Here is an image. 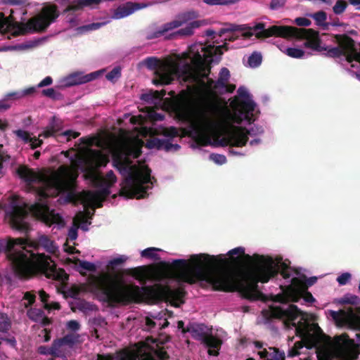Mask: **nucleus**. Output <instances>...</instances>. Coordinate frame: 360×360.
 I'll return each instance as SVG.
<instances>
[{
    "label": "nucleus",
    "mask_w": 360,
    "mask_h": 360,
    "mask_svg": "<svg viewBox=\"0 0 360 360\" xmlns=\"http://www.w3.org/2000/svg\"><path fill=\"white\" fill-rule=\"evenodd\" d=\"M76 264H78V269L82 273L84 274L83 271L94 272L96 271V266L91 262L87 261H81L79 259H77Z\"/></svg>",
    "instance_id": "obj_29"
},
{
    "label": "nucleus",
    "mask_w": 360,
    "mask_h": 360,
    "mask_svg": "<svg viewBox=\"0 0 360 360\" xmlns=\"http://www.w3.org/2000/svg\"><path fill=\"white\" fill-rule=\"evenodd\" d=\"M59 4H68L69 5H73L76 4V0H57Z\"/></svg>",
    "instance_id": "obj_55"
},
{
    "label": "nucleus",
    "mask_w": 360,
    "mask_h": 360,
    "mask_svg": "<svg viewBox=\"0 0 360 360\" xmlns=\"http://www.w3.org/2000/svg\"><path fill=\"white\" fill-rule=\"evenodd\" d=\"M17 49V46H9V47H7V48H5L3 50H14V49Z\"/></svg>",
    "instance_id": "obj_63"
},
{
    "label": "nucleus",
    "mask_w": 360,
    "mask_h": 360,
    "mask_svg": "<svg viewBox=\"0 0 360 360\" xmlns=\"http://www.w3.org/2000/svg\"><path fill=\"white\" fill-rule=\"evenodd\" d=\"M61 340H63L65 347H70L72 345H73L75 342L77 341V337H76L74 334H69L65 335Z\"/></svg>",
    "instance_id": "obj_39"
},
{
    "label": "nucleus",
    "mask_w": 360,
    "mask_h": 360,
    "mask_svg": "<svg viewBox=\"0 0 360 360\" xmlns=\"http://www.w3.org/2000/svg\"><path fill=\"white\" fill-rule=\"evenodd\" d=\"M146 6L147 5L144 4L128 2L115 9L112 13V18L113 19H121L129 16L134 11L146 8Z\"/></svg>",
    "instance_id": "obj_18"
},
{
    "label": "nucleus",
    "mask_w": 360,
    "mask_h": 360,
    "mask_svg": "<svg viewBox=\"0 0 360 360\" xmlns=\"http://www.w3.org/2000/svg\"><path fill=\"white\" fill-rule=\"evenodd\" d=\"M331 315L333 319L335 321L336 323L339 326L347 324L350 321L349 316L348 314H346L345 312L332 311Z\"/></svg>",
    "instance_id": "obj_27"
},
{
    "label": "nucleus",
    "mask_w": 360,
    "mask_h": 360,
    "mask_svg": "<svg viewBox=\"0 0 360 360\" xmlns=\"http://www.w3.org/2000/svg\"><path fill=\"white\" fill-rule=\"evenodd\" d=\"M66 349L63 340L61 339L54 341L52 346L50 347V354L53 356H59L62 355L64 350Z\"/></svg>",
    "instance_id": "obj_28"
},
{
    "label": "nucleus",
    "mask_w": 360,
    "mask_h": 360,
    "mask_svg": "<svg viewBox=\"0 0 360 360\" xmlns=\"http://www.w3.org/2000/svg\"><path fill=\"white\" fill-rule=\"evenodd\" d=\"M226 255L231 264L242 259L250 262L245 268L218 269L229 261L224 255L217 256L205 253L191 255L188 259H174L169 272H160L146 267H138L131 274L141 283L152 281V286L139 287L126 284L122 276L112 278L108 273L96 275V297L110 304L128 302L154 303L164 300L178 307L183 303L184 292L176 284L205 281L219 290H238L247 296L259 294L258 283H266L278 274L282 258L255 254H245L243 247L230 250Z\"/></svg>",
    "instance_id": "obj_1"
},
{
    "label": "nucleus",
    "mask_w": 360,
    "mask_h": 360,
    "mask_svg": "<svg viewBox=\"0 0 360 360\" xmlns=\"http://www.w3.org/2000/svg\"><path fill=\"white\" fill-rule=\"evenodd\" d=\"M42 94L46 97L56 99L58 97V93L53 88H49L42 90Z\"/></svg>",
    "instance_id": "obj_46"
},
{
    "label": "nucleus",
    "mask_w": 360,
    "mask_h": 360,
    "mask_svg": "<svg viewBox=\"0 0 360 360\" xmlns=\"http://www.w3.org/2000/svg\"><path fill=\"white\" fill-rule=\"evenodd\" d=\"M32 46L31 44H23V45H21V46H18V48H20V49H28V48H30Z\"/></svg>",
    "instance_id": "obj_61"
},
{
    "label": "nucleus",
    "mask_w": 360,
    "mask_h": 360,
    "mask_svg": "<svg viewBox=\"0 0 360 360\" xmlns=\"http://www.w3.org/2000/svg\"><path fill=\"white\" fill-rule=\"evenodd\" d=\"M165 340H158L152 338H147L145 341L139 342L136 347V356L132 360H160L166 359L168 356L161 345Z\"/></svg>",
    "instance_id": "obj_14"
},
{
    "label": "nucleus",
    "mask_w": 360,
    "mask_h": 360,
    "mask_svg": "<svg viewBox=\"0 0 360 360\" xmlns=\"http://www.w3.org/2000/svg\"><path fill=\"white\" fill-rule=\"evenodd\" d=\"M105 22H93L84 26L79 27L77 30L79 32L83 33L89 31L96 30L103 26Z\"/></svg>",
    "instance_id": "obj_35"
},
{
    "label": "nucleus",
    "mask_w": 360,
    "mask_h": 360,
    "mask_svg": "<svg viewBox=\"0 0 360 360\" xmlns=\"http://www.w3.org/2000/svg\"><path fill=\"white\" fill-rule=\"evenodd\" d=\"M128 259V257L124 255H117L107 262V267L108 269H114V267L124 264Z\"/></svg>",
    "instance_id": "obj_32"
},
{
    "label": "nucleus",
    "mask_w": 360,
    "mask_h": 360,
    "mask_svg": "<svg viewBox=\"0 0 360 360\" xmlns=\"http://www.w3.org/2000/svg\"><path fill=\"white\" fill-rule=\"evenodd\" d=\"M79 135V133L73 131L72 130H67L62 134H59V136L61 138H65L66 141H68L71 139H75L78 137Z\"/></svg>",
    "instance_id": "obj_42"
},
{
    "label": "nucleus",
    "mask_w": 360,
    "mask_h": 360,
    "mask_svg": "<svg viewBox=\"0 0 360 360\" xmlns=\"http://www.w3.org/2000/svg\"><path fill=\"white\" fill-rule=\"evenodd\" d=\"M16 11L10 10V15L6 17L0 13V32L1 34L11 32L17 36L27 32H39L46 30L59 16V12L56 6L43 8L41 13L30 19L26 23L17 26L18 18L15 15Z\"/></svg>",
    "instance_id": "obj_10"
},
{
    "label": "nucleus",
    "mask_w": 360,
    "mask_h": 360,
    "mask_svg": "<svg viewBox=\"0 0 360 360\" xmlns=\"http://www.w3.org/2000/svg\"><path fill=\"white\" fill-rule=\"evenodd\" d=\"M348 2L352 6L360 7V0H348Z\"/></svg>",
    "instance_id": "obj_57"
},
{
    "label": "nucleus",
    "mask_w": 360,
    "mask_h": 360,
    "mask_svg": "<svg viewBox=\"0 0 360 360\" xmlns=\"http://www.w3.org/2000/svg\"><path fill=\"white\" fill-rule=\"evenodd\" d=\"M253 345L257 349H261L262 347V344L259 342H254Z\"/></svg>",
    "instance_id": "obj_59"
},
{
    "label": "nucleus",
    "mask_w": 360,
    "mask_h": 360,
    "mask_svg": "<svg viewBox=\"0 0 360 360\" xmlns=\"http://www.w3.org/2000/svg\"><path fill=\"white\" fill-rule=\"evenodd\" d=\"M351 277L352 276L349 273L345 272L337 278V281L340 285H343L348 283V281L351 279Z\"/></svg>",
    "instance_id": "obj_44"
},
{
    "label": "nucleus",
    "mask_w": 360,
    "mask_h": 360,
    "mask_svg": "<svg viewBox=\"0 0 360 360\" xmlns=\"http://www.w3.org/2000/svg\"><path fill=\"white\" fill-rule=\"evenodd\" d=\"M122 68L117 65L112 68L111 71L105 75V78L111 83H115L121 77Z\"/></svg>",
    "instance_id": "obj_30"
},
{
    "label": "nucleus",
    "mask_w": 360,
    "mask_h": 360,
    "mask_svg": "<svg viewBox=\"0 0 360 360\" xmlns=\"http://www.w3.org/2000/svg\"><path fill=\"white\" fill-rule=\"evenodd\" d=\"M34 156L36 159H38L40 156V152H39V151L34 152Z\"/></svg>",
    "instance_id": "obj_62"
},
{
    "label": "nucleus",
    "mask_w": 360,
    "mask_h": 360,
    "mask_svg": "<svg viewBox=\"0 0 360 360\" xmlns=\"http://www.w3.org/2000/svg\"><path fill=\"white\" fill-rule=\"evenodd\" d=\"M311 17L316 21L317 24L321 25L326 20V14L323 11H319L311 15Z\"/></svg>",
    "instance_id": "obj_41"
},
{
    "label": "nucleus",
    "mask_w": 360,
    "mask_h": 360,
    "mask_svg": "<svg viewBox=\"0 0 360 360\" xmlns=\"http://www.w3.org/2000/svg\"><path fill=\"white\" fill-rule=\"evenodd\" d=\"M41 333L43 334V337H44V340L43 341L44 342H48L51 339V336L49 335V332L48 331V330L46 328H44L42 331H41Z\"/></svg>",
    "instance_id": "obj_53"
},
{
    "label": "nucleus",
    "mask_w": 360,
    "mask_h": 360,
    "mask_svg": "<svg viewBox=\"0 0 360 360\" xmlns=\"http://www.w3.org/2000/svg\"><path fill=\"white\" fill-rule=\"evenodd\" d=\"M15 240H21L23 248L19 252H27L36 258V269L26 275H18L21 278L30 277L37 274H42L49 278L58 281L61 285L66 283L68 274L62 269L57 268L54 260L42 253H39V247H42L47 252L56 255L58 252V245L46 236L39 237L38 244L27 239L17 238Z\"/></svg>",
    "instance_id": "obj_7"
},
{
    "label": "nucleus",
    "mask_w": 360,
    "mask_h": 360,
    "mask_svg": "<svg viewBox=\"0 0 360 360\" xmlns=\"http://www.w3.org/2000/svg\"><path fill=\"white\" fill-rule=\"evenodd\" d=\"M98 141L94 138L81 139L77 149L63 152L68 158L70 165H61L57 170H45L36 172L26 167L18 169L19 176L25 181L28 189L34 192L39 200L29 205L22 198L13 197L5 210V220L13 229L27 231L30 229V214L46 224L64 226L63 218L48 206V198L60 195V203L81 202L84 211H79L73 218L72 226L68 233L64 250L69 254L79 251L70 245H75L77 230L80 228L86 231L96 207L110 194V187L117 178L112 171L104 176L98 171V167L105 166L109 162V155L91 148Z\"/></svg>",
    "instance_id": "obj_2"
},
{
    "label": "nucleus",
    "mask_w": 360,
    "mask_h": 360,
    "mask_svg": "<svg viewBox=\"0 0 360 360\" xmlns=\"http://www.w3.org/2000/svg\"><path fill=\"white\" fill-rule=\"evenodd\" d=\"M210 159L217 165H224L226 162V158L224 155L212 153L210 155Z\"/></svg>",
    "instance_id": "obj_38"
},
{
    "label": "nucleus",
    "mask_w": 360,
    "mask_h": 360,
    "mask_svg": "<svg viewBox=\"0 0 360 360\" xmlns=\"http://www.w3.org/2000/svg\"><path fill=\"white\" fill-rule=\"evenodd\" d=\"M229 153L234 155H245V153L234 149H231Z\"/></svg>",
    "instance_id": "obj_56"
},
{
    "label": "nucleus",
    "mask_w": 360,
    "mask_h": 360,
    "mask_svg": "<svg viewBox=\"0 0 360 360\" xmlns=\"http://www.w3.org/2000/svg\"><path fill=\"white\" fill-rule=\"evenodd\" d=\"M229 32V30H227V29H221L219 32V35L220 37H222L226 32Z\"/></svg>",
    "instance_id": "obj_60"
},
{
    "label": "nucleus",
    "mask_w": 360,
    "mask_h": 360,
    "mask_svg": "<svg viewBox=\"0 0 360 360\" xmlns=\"http://www.w3.org/2000/svg\"><path fill=\"white\" fill-rule=\"evenodd\" d=\"M139 343L134 345L131 349H124L120 351L115 356L98 354L96 360H132L136 356V349Z\"/></svg>",
    "instance_id": "obj_19"
},
{
    "label": "nucleus",
    "mask_w": 360,
    "mask_h": 360,
    "mask_svg": "<svg viewBox=\"0 0 360 360\" xmlns=\"http://www.w3.org/2000/svg\"><path fill=\"white\" fill-rule=\"evenodd\" d=\"M146 323L149 330L155 328L157 326H158L160 329H162L167 327L169 325L167 318L162 319V316L159 318L155 317L153 319L148 317L146 318Z\"/></svg>",
    "instance_id": "obj_24"
},
{
    "label": "nucleus",
    "mask_w": 360,
    "mask_h": 360,
    "mask_svg": "<svg viewBox=\"0 0 360 360\" xmlns=\"http://www.w3.org/2000/svg\"><path fill=\"white\" fill-rule=\"evenodd\" d=\"M190 47L188 52L175 55L174 58L162 61L156 57H148L142 60L140 66H145L150 70H155V77L153 82L155 84H168L175 78L185 82V66L189 64Z\"/></svg>",
    "instance_id": "obj_9"
},
{
    "label": "nucleus",
    "mask_w": 360,
    "mask_h": 360,
    "mask_svg": "<svg viewBox=\"0 0 360 360\" xmlns=\"http://www.w3.org/2000/svg\"><path fill=\"white\" fill-rule=\"evenodd\" d=\"M5 1L11 5H24L25 4L23 0H5Z\"/></svg>",
    "instance_id": "obj_51"
},
{
    "label": "nucleus",
    "mask_w": 360,
    "mask_h": 360,
    "mask_svg": "<svg viewBox=\"0 0 360 360\" xmlns=\"http://www.w3.org/2000/svg\"><path fill=\"white\" fill-rule=\"evenodd\" d=\"M8 127V123L6 120H0V130L5 131Z\"/></svg>",
    "instance_id": "obj_54"
},
{
    "label": "nucleus",
    "mask_w": 360,
    "mask_h": 360,
    "mask_svg": "<svg viewBox=\"0 0 360 360\" xmlns=\"http://www.w3.org/2000/svg\"><path fill=\"white\" fill-rule=\"evenodd\" d=\"M347 6V4L345 0H338L333 7V11L336 15L342 14Z\"/></svg>",
    "instance_id": "obj_36"
},
{
    "label": "nucleus",
    "mask_w": 360,
    "mask_h": 360,
    "mask_svg": "<svg viewBox=\"0 0 360 360\" xmlns=\"http://www.w3.org/2000/svg\"><path fill=\"white\" fill-rule=\"evenodd\" d=\"M28 317L32 321L46 326L50 323V320L46 317L44 311L40 309H31L27 311Z\"/></svg>",
    "instance_id": "obj_22"
},
{
    "label": "nucleus",
    "mask_w": 360,
    "mask_h": 360,
    "mask_svg": "<svg viewBox=\"0 0 360 360\" xmlns=\"http://www.w3.org/2000/svg\"><path fill=\"white\" fill-rule=\"evenodd\" d=\"M162 252V250L157 248H148L141 252L142 257L150 259L154 261L160 259L159 252Z\"/></svg>",
    "instance_id": "obj_25"
},
{
    "label": "nucleus",
    "mask_w": 360,
    "mask_h": 360,
    "mask_svg": "<svg viewBox=\"0 0 360 360\" xmlns=\"http://www.w3.org/2000/svg\"><path fill=\"white\" fill-rule=\"evenodd\" d=\"M262 60V56L260 53L254 52L248 58V65L251 68L258 67Z\"/></svg>",
    "instance_id": "obj_33"
},
{
    "label": "nucleus",
    "mask_w": 360,
    "mask_h": 360,
    "mask_svg": "<svg viewBox=\"0 0 360 360\" xmlns=\"http://www.w3.org/2000/svg\"><path fill=\"white\" fill-rule=\"evenodd\" d=\"M11 106V103L6 99V96L0 100V111H4L10 108Z\"/></svg>",
    "instance_id": "obj_47"
},
{
    "label": "nucleus",
    "mask_w": 360,
    "mask_h": 360,
    "mask_svg": "<svg viewBox=\"0 0 360 360\" xmlns=\"http://www.w3.org/2000/svg\"><path fill=\"white\" fill-rule=\"evenodd\" d=\"M338 43V46L329 51L330 54L334 56H345L350 65V72L355 74L360 81V47H356L354 41L346 36L340 37Z\"/></svg>",
    "instance_id": "obj_13"
},
{
    "label": "nucleus",
    "mask_w": 360,
    "mask_h": 360,
    "mask_svg": "<svg viewBox=\"0 0 360 360\" xmlns=\"http://www.w3.org/2000/svg\"><path fill=\"white\" fill-rule=\"evenodd\" d=\"M11 328V321L7 315L0 314V332L6 333Z\"/></svg>",
    "instance_id": "obj_34"
},
{
    "label": "nucleus",
    "mask_w": 360,
    "mask_h": 360,
    "mask_svg": "<svg viewBox=\"0 0 360 360\" xmlns=\"http://www.w3.org/2000/svg\"><path fill=\"white\" fill-rule=\"evenodd\" d=\"M23 246L21 240H0V252H5L15 274L26 275L36 269V258L27 252H19Z\"/></svg>",
    "instance_id": "obj_11"
},
{
    "label": "nucleus",
    "mask_w": 360,
    "mask_h": 360,
    "mask_svg": "<svg viewBox=\"0 0 360 360\" xmlns=\"http://www.w3.org/2000/svg\"><path fill=\"white\" fill-rule=\"evenodd\" d=\"M208 5H229L233 4L236 0H202Z\"/></svg>",
    "instance_id": "obj_37"
},
{
    "label": "nucleus",
    "mask_w": 360,
    "mask_h": 360,
    "mask_svg": "<svg viewBox=\"0 0 360 360\" xmlns=\"http://www.w3.org/2000/svg\"><path fill=\"white\" fill-rule=\"evenodd\" d=\"M195 16V14L187 13L179 15L176 19L165 23L147 35V39H152L164 37L169 39L177 36H188L193 34V30L201 25L200 21L192 20L188 22L189 16Z\"/></svg>",
    "instance_id": "obj_12"
},
{
    "label": "nucleus",
    "mask_w": 360,
    "mask_h": 360,
    "mask_svg": "<svg viewBox=\"0 0 360 360\" xmlns=\"http://www.w3.org/2000/svg\"><path fill=\"white\" fill-rule=\"evenodd\" d=\"M66 326L67 328L72 331H77L80 328L79 322L75 320L68 321Z\"/></svg>",
    "instance_id": "obj_48"
},
{
    "label": "nucleus",
    "mask_w": 360,
    "mask_h": 360,
    "mask_svg": "<svg viewBox=\"0 0 360 360\" xmlns=\"http://www.w3.org/2000/svg\"><path fill=\"white\" fill-rule=\"evenodd\" d=\"M241 36L245 39H249L255 36L257 39L266 38L271 36L282 37L285 38H295L297 39H305L304 45L305 47L318 50L319 48V39L318 32L311 29L296 28L288 26L273 25L265 28L263 23H258L254 27H241Z\"/></svg>",
    "instance_id": "obj_8"
},
{
    "label": "nucleus",
    "mask_w": 360,
    "mask_h": 360,
    "mask_svg": "<svg viewBox=\"0 0 360 360\" xmlns=\"http://www.w3.org/2000/svg\"><path fill=\"white\" fill-rule=\"evenodd\" d=\"M79 11L80 9L77 8L75 4L68 5L67 8L64 11L65 20L70 26L74 27L79 24L80 20L79 13Z\"/></svg>",
    "instance_id": "obj_20"
},
{
    "label": "nucleus",
    "mask_w": 360,
    "mask_h": 360,
    "mask_svg": "<svg viewBox=\"0 0 360 360\" xmlns=\"http://www.w3.org/2000/svg\"><path fill=\"white\" fill-rule=\"evenodd\" d=\"M9 159V156L0 149V174H1L4 164Z\"/></svg>",
    "instance_id": "obj_50"
},
{
    "label": "nucleus",
    "mask_w": 360,
    "mask_h": 360,
    "mask_svg": "<svg viewBox=\"0 0 360 360\" xmlns=\"http://www.w3.org/2000/svg\"><path fill=\"white\" fill-rule=\"evenodd\" d=\"M191 333L193 336L202 341V342L208 347V354L210 355L217 356L222 344L221 339L218 335H204L203 326L195 325L193 326Z\"/></svg>",
    "instance_id": "obj_17"
},
{
    "label": "nucleus",
    "mask_w": 360,
    "mask_h": 360,
    "mask_svg": "<svg viewBox=\"0 0 360 360\" xmlns=\"http://www.w3.org/2000/svg\"><path fill=\"white\" fill-rule=\"evenodd\" d=\"M53 79L50 76L46 77L44 79H43L37 86L36 88H41L44 86H49L52 84Z\"/></svg>",
    "instance_id": "obj_49"
},
{
    "label": "nucleus",
    "mask_w": 360,
    "mask_h": 360,
    "mask_svg": "<svg viewBox=\"0 0 360 360\" xmlns=\"http://www.w3.org/2000/svg\"><path fill=\"white\" fill-rule=\"evenodd\" d=\"M316 281V277H312L311 278H309L307 282L306 281V284L308 285H313L315 282Z\"/></svg>",
    "instance_id": "obj_58"
},
{
    "label": "nucleus",
    "mask_w": 360,
    "mask_h": 360,
    "mask_svg": "<svg viewBox=\"0 0 360 360\" xmlns=\"http://www.w3.org/2000/svg\"><path fill=\"white\" fill-rule=\"evenodd\" d=\"M39 296L41 299V301L44 304V307L47 310L51 309H58L59 304L58 302H53L51 304L47 303L49 295L44 290H40L39 292Z\"/></svg>",
    "instance_id": "obj_31"
},
{
    "label": "nucleus",
    "mask_w": 360,
    "mask_h": 360,
    "mask_svg": "<svg viewBox=\"0 0 360 360\" xmlns=\"http://www.w3.org/2000/svg\"><path fill=\"white\" fill-rule=\"evenodd\" d=\"M38 351L41 354H50V347L46 346H40Z\"/></svg>",
    "instance_id": "obj_52"
},
{
    "label": "nucleus",
    "mask_w": 360,
    "mask_h": 360,
    "mask_svg": "<svg viewBox=\"0 0 360 360\" xmlns=\"http://www.w3.org/2000/svg\"><path fill=\"white\" fill-rule=\"evenodd\" d=\"M228 101L213 98L206 101L195 114L196 119L191 135L202 145L218 144L234 147L244 146L249 136L252 146L261 143L258 137L264 132L262 126L254 124L260 110L247 88L240 86L237 95Z\"/></svg>",
    "instance_id": "obj_5"
},
{
    "label": "nucleus",
    "mask_w": 360,
    "mask_h": 360,
    "mask_svg": "<svg viewBox=\"0 0 360 360\" xmlns=\"http://www.w3.org/2000/svg\"><path fill=\"white\" fill-rule=\"evenodd\" d=\"M258 354L262 359L266 360H284L285 359V353L274 347H269L268 349H264L259 351Z\"/></svg>",
    "instance_id": "obj_21"
},
{
    "label": "nucleus",
    "mask_w": 360,
    "mask_h": 360,
    "mask_svg": "<svg viewBox=\"0 0 360 360\" xmlns=\"http://www.w3.org/2000/svg\"><path fill=\"white\" fill-rule=\"evenodd\" d=\"M278 273L284 280L280 285L281 292L275 295L266 309L262 311L267 321L271 318L280 319L287 328L293 329L301 341L295 343L289 349L288 356H295L314 349L316 356L326 358L336 355L342 360H349L355 356L352 350V340L347 335L342 334L333 340L325 335L320 327L311 323L312 316L300 311L289 302H297L300 298L307 303L314 302L312 295L307 291L306 276L300 271L292 268L281 259Z\"/></svg>",
    "instance_id": "obj_3"
},
{
    "label": "nucleus",
    "mask_w": 360,
    "mask_h": 360,
    "mask_svg": "<svg viewBox=\"0 0 360 360\" xmlns=\"http://www.w3.org/2000/svg\"><path fill=\"white\" fill-rule=\"evenodd\" d=\"M285 4V0H271L270 3V8L271 10H278Z\"/></svg>",
    "instance_id": "obj_45"
},
{
    "label": "nucleus",
    "mask_w": 360,
    "mask_h": 360,
    "mask_svg": "<svg viewBox=\"0 0 360 360\" xmlns=\"http://www.w3.org/2000/svg\"><path fill=\"white\" fill-rule=\"evenodd\" d=\"M214 34V31L212 30H207V36H212Z\"/></svg>",
    "instance_id": "obj_64"
},
{
    "label": "nucleus",
    "mask_w": 360,
    "mask_h": 360,
    "mask_svg": "<svg viewBox=\"0 0 360 360\" xmlns=\"http://www.w3.org/2000/svg\"><path fill=\"white\" fill-rule=\"evenodd\" d=\"M105 72V69H101L86 75L82 72H74L58 79L56 82V88L65 89L73 86L85 84L97 79L103 75Z\"/></svg>",
    "instance_id": "obj_16"
},
{
    "label": "nucleus",
    "mask_w": 360,
    "mask_h": 360,
    "mask_svg": "<svg viewBox=\"0 0 360 360\" xmlns=\"http://www.w3.org/2000/svg\"><path fill=\"white\" fill-rule=\"evenodd\" d=\"M146 117L153 121L162 120L165 115L149 110L146 115H128L132 124H137L131 132H123L121 138L112 140L108 144L113 165L123 177L121 193L127 198H143L149 194L155 179L151 170L144 163H134L131 158H138L144 143L148 148L176 151L180 146L171 143V139L179 136L174 127L154 128L148 126Z\"/></svg>",
    "instance_id": "obj_4"
},
{
    "label": "nucleus",
    "mask_w": 360,
    "mask_h": 360,
    "mask_svg": "<svg viewBox=\"0 0 360 360\" xmlns=\"http://www.w3.org/2000/svg\"><path fill=\"white\" fill-rule=\"evenodd\" d=\"M222 46L195 43L190 46L189 64L186 65L185 82L188 83L187 90L182 91L171 103L170 108L174 117L185 124L188 133L193 134L194 120H197V110L207 100L218 98L225 99L229 105V100L218 96L232 93L236 85L229 83L230 72L222 68L215 82L207 77L212 63H218L222 54Z\"/></svg>",
    "instance_id": "obj_6"
},
{
    "label": "nucleus",
    "mask_w": 360,
    "mask_h": 360,
    "mask_svg": "<svg viewBox=\"0 0 360 360\" xmlns=\"http://www.w3.org/2000/svg\"><path fill=\"white\" fill-rule=\"evenodd\" d=\"M61 127L62 122L60 120L53 117L44 131L39 135L38 138L32 137L29 132L22 129L15 130L13 133L19 140L25 143H29L30 147L34 149L40 146L42 143V140L40 138L46 139L55 136L57 132L61 129Z\"/></svg>",
    "instance_id": "obj_15"
},
{
    "label": "nucleus",
    "mask_w": 360,
    "mask_h": 360,
    "mask_svg": "<svg viewBox=\"0 0 360 360\" xmlns=\"http://www.w3.org/2000/svg\"><path fill=\"white\" fill-rule=\"evenodd\" d=\"M278 49L286 55L291 58H301L304 56V52L297 48H285V46L281 45L278 46Z\"/></svg>",
    "instance_id": "obj_26"
},
{
    "label": "nucleus",
    "mask_w": 360,
    "mask_h": 360,
    "mask_svg": "<svg viewBox=\"0 0 360 360\" xmlns=\"http://www.w3.org/2000/svg\"><path fill=\"white\" fill-rule=\"evenodd\" d=\"M294 22L300 27H308L311 24V20L304 17L297 18L295 19Z\"/></svg>",
    "instance_id": "obj_43"
},
{
    "label": "nucleus",
    "mask_w": 360,
    "mask_h": 360,
    "mask_svg": "<svg viewBox=\"0 0 360 360\" xmlns=\"http://www.w3.org/2000/svg\"><path fill=\"white\" fill-rule=\"evenodd\" d=\"M35 299V295L31 294L30 292H25L23 297V299L22 300V304L27 307L29 305L32 304Z\"/></svg>",
    "instance_id": "obj_40"
},
{
    "label": "nucleus",
    "mask_w": 360,
    "mask_h": 360,
    "mask_svg": "<svg viewBox=\"0 0 360 360\" xmlns=\"http://www.w3.org/2000/svg\"><path fill=\"white\" fill-rule=\"evenodd\" d=\"M36 91L37 88L35 86H30L20 91L8 93L6 94L5 96L9 102L12 103V101L32 95L36 92Z\"/></svg>",
    "instance_id": "obj_23"
}]
</instances>
